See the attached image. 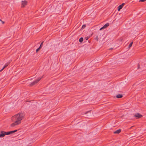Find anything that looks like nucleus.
Returning a JSON list of instances; mask_svg holds the SVG:
<instances>
[{"mask_svg": "<svg viewBox=\"0 0 146 146\" xmlns=\"http://www.w3.org/2000/svg\"><path fill=\"white\" fill-rule=\"evenodd\" d=\"M1 22H2V23H3V24H4V23H5V22H4V21H2Z\"/></svg>", "mask_w": 146, "mask_h": 146, "instance_id": "obj_26", "label": "nucleus"}, {"mask_svg": "<svg viewBox=\"0 0 146 146\" xmlns=\"http://www.w3.org/2000/svg\"><path fill=\"white\" fill-rule=\"evenodd\" d=\"M6 132L3 131H1L0 133V137H4L6 135Z\"/></svg>", "mask_w": 146, "mask_h": 146, "instance_id": "obj_5", "label": "nucleus"}, {"mask_svg": "<svg viewBox=\"0 0 146 146\" xmlns=\"http://www.w3.org/2000/svg\"><path fill=\"white\" fill-rule=\"evenodd\" d=\"M123 95L121 94H119L116 96V98H121L123 97Z\"/></svg>", "mask_w": 146, "mask_h": 146, "instance_id": "obj_9", "label": "nucleus"}, {"mask_svg": "<svg viewBox=\"0 0 146 146\" xmlns=\"http://www.w3.org/2000/svg\"><path fill=\"white\" fill-rule=\"evenodd\" d=\"M91 111H90H90H88L87 112H86V113H85V114H87V113H88V112H90Z\"/></svg>", "mask_w": 146, "mask_h": 146, "instance_id": "obj_21", "label": "nucleus"}, {"mask_svg": "<svg viewBox=\"0 0 146 146\" xmlns=\"http://www.w3.org/2000/svg\"><path fill=\"white\" fill-rule=\"evenodd\" d=\"M43 42H43V41L41 43V44H40V46H41V47H42V45H43Z\"/></svg>", "mask_w": 146, "mask_h": 146, "instance_id": "obj_17", "label": "nucleus"}, {"mask_svg": "<svg viewBox=\"0 0 146 146\" xmlns=\"http://www.w3.org/2000/svg\"><path fill=\"white\" fill-rule=\"evenodd\" d=\"M4 68H2L0 70V72H1L3 69H4Z\"/></svg>", "mask_w": 146, "mask_h": 146, "instance_id": "obj_23", "label": "nucleus"}, {"mask_svg": "<svg viewBox=\"0 0 146 146\" xmlns=\"http://www.w3.org/2000/svg\"><path fill=\"white\" fill-rule=\"evenodd\" d=\"M17 130H15L14 131H11V133L12 134L13 133H15V132H17Z\"/></svg>", "mask_w": 146, "mask_h": 146, "instance_id": "obj_15", "label": "nucleus"}, {"mask_svg": "<svg viewBox=\"0 0 146 146\" xmlns=\"http://www.w3.org/2000/svg\"><path fill=\"white\" fill-rule=\"evenodd\" d=\"M41 48V47L40 46L38 48L39 49H40Z\"/></svg>", "mask_w": 146, "mask_h": 146, "instance_id": "obj_25", "label": "nucleus"}, {"mask_svg": "<svg viewBox=\"0 0 146 146\" xmlns=\"http://www.w3.org/2000/svg\"><path fill=\"white\" fill-rule=\"evenodd\" d=\"M124 5H125L124 3H123L122 4L119 5L118 7V11H119L122 8V7H123V6Z\"/></svg>", "mask_w": 146, "mask_h": 146, "instance_id": "obj_7", "label": "nucleus"}, {"mask_svg": "<svg viewBox=\"0 0 146 146\" xmlns=\"http://www.w3.org/2000/svg\"><path fill=\"white\" fill-rule=\"evenodd\" d=\"M86 27V25H83L82 27V29H84Z\"/></svg>", "mask_w": 146, "mask_h": 146, "instance_id": "obj_14", "label": "nucleus"}, {"mask_svg": "<svg viewBox=\"0 0 146 146\" xmlns=\"http://www.w3.org/2000/svg\"><path fill=\"white\" fill-rule=\"evenodd\" d=\"M95 39L97 41H98V36H97L95 38Z\"/></svg>", "mask_w": 146, "mask_h": 146, "instance_id": "obj_16", "label": "nucleus"}, {"mask_svg": "<svg viewBox=\"0 0 146 146\" xmlns=\"http://www.w3.org/2000/svg\"><path fill=\"white\" fill-rule=\"evenodd\" d=\"M134 116L137 118L139 119L142 117H143V116L139 113H137L135 114Z\"/></svg>", "mask_w": 146, "mask_h": 146, "instance_id": "obj_3", "label": "nucleus"}, {"mask_svg": "<svg viewBox=\"0 0 146 146\" xmlns=\"http://www.w3.org/2000/svg\"><path fill=\"white\" fill-rule=\"evenodd\" d=\"M40 50L38 48L36 50V52H37L38 51H39Z\"/></svg>", "mask_w": 146, "mask_h": 146, "instance_id": "obj_22", "label": "nucleus"}, {"mask_svg": "<svg viewBox=\"0 0 146 146\" xmlns=\"http://www.w3.org/2000/svg\"><path fill=\"white\" fill-rule=\"evenodd\" d=\"M89 38V37L88 36H87L85 38L86 40H87Z\"/></svg>", "mask_w": 146, "mask_h": 146, "instance_id": "obj_20", "label": "nucleus"}, {"mask_svg": "<svg viewBox=\"0 0 146 146\" xmlns=\"http://www.w3.org/2000/svg\"><path fill=\"white\" fill-rule=\"evenodd\" d=\"M137 67H138V69H139L140 68V65L139 64H138Z\"/></svg>", "mask_w": 146, "mask_h": 146, "instance_id": "obj_19", "label": "nucleus"}, {"mask_svg": "<svg viewBox=\"0 0 146 146\" xmlns=\"http://www.w3.org/2000/svg\"><path fill=\"white\" fill-rule=\"evenodd\" d=\"M25 115L22 112L19 113L15 115L11 118V119L14 122L11 125V126L13 127L16 125H18L21 123V121L25 118Z\"/></svg>", "mask_w": 146, "mask_h": 146, "instance_id": "obj_1", "label": "nucleus"}, {"mask_svg": "<svg viewBox=\"0 0 146 146\" xmlns=\"http://www.w3.org/2000/svg\"><path fill=\"white\" fill-rule=\"evenodd\" d=\"M5 133L6 135H9L12 134L11 131L7 132H6Z\"/></svg>", "mask_w": 146, "mask_h": 146, "instance_id": "obj_12", "label": "nucleus"}, {"mask_svg": "<svg viewBox=\"0 0 146 146\" xmlns=\"http://www.w3.org/2000/svg\"><path fill=\"white\" fill-rule=\"evenodd\" d=\"M10 62H7V63H6L5 64V65L3 68H6V67H7L8 66V65H9V64H10Z\"/></svg>", "mask_w": 146, "mask_h": 146, "instance_id": "obj_10", "label": "nucleus"}, {"mask_svg": "<svg viewBox=\"0 0 146 146\" xmlns=\"http://www.w3.org/2000/svg\"><path fill=\"white\" fill-rule=\"evenodd\" d=\"M133 127V126H131V127L130 128V129H131V128H132V127Z\"/></svg>", "mask_w": 146, "mask_h": 146, "instance_id": "obj_28", "label": "nucleus"}, {"mask_svg": "<svg viewBox=\"0 0 146 146\" xmlns=\"http://www.w3.org/2000/svg\"><path fill=\"white\" fill-rule=\"evenodd\" d=\"M0 21H2L1 20V19H0Z\"/></svg>", "mask_w": 146, "mask_h": 146, "instance_id": "obj_29", "label": "nucleus"}, {"mask_svg": "<svg viewBox=\"0 0 146 146\" xmlns=\"http://www.w3.org/2000/svg\"><path fill=\"white\" fill-rule=\"evenodd\" d=\"M113 49V48H110L109 49V50H112Z\"/></svg>", "mask_w": 146, "mask_h": 146, "instance_id": "obj_27", "label": "nucleus"}, {"mask_svg": "<svg viewBox=\"0 0 146 146\" xmlns=\"http://www.w3.org/2000/svg\"><path fill=\"white\" fill-rule=\"evenodd\" d=\"M109 25V23H107L105 24L103 27H102V28H101L100 30H102L105 29Z\"/></svg>", "mask_w": 146, "mask_h": 146, "instance_id": "obj_6", "label": "nucleus"}, {"mask_svg": "<svg viewBox=\"0 0 146 146\" xmlns=\"http://www.w3.org/2000/svg\"><path fill=\"white\" fill-rule=\"evenodd\" d=\"M146 1V0H140L139 1V2H144V1Z\"/></svg>", "mask_w": 146, "mask_h": 146, "instance_id": "obj_18", "label": "nucleus"}, {"mask_svg": "<svg viewBox=\"0 0 146 146\" xmlns=\"http://www.w3.org/2000/svg\"><path fill=\"white\" fill-rule=\"evenodd\" d=\"M27 1H21V7H24L27 5Z\"/></svg>", "mask_w": 146, "mask_h": 146, "instance_id": "obj_4", "label": "nucleus"}, {"mask_svg": "<svg viewBox=\"0 0 146 146\" xmlns=\"http://www.w3.org/2000/svg\"><path fill=\"white\" fill-rule=\"evenodd\" d=\"M43 76H42L40 78H38L35 81H34V82L31 83L30 85L29 86H32L37 84L42 78Z\"/></svg>", "mask_w": 146, "mask_h": 146, "instance_id": "obj_2", "label": "nucleus"}, {"mask_svg": "<svg viewBox=\"0 0 146 146\" xmlns=\"http://www.w3.org/2000/svg\"><path fill=\"white\" fill-rule=\"evenodd\" d=\"M121 129H118V130H116L114 132V134H116V133L118 134V133H120L121 132Z\"/></svg>", "mask_w": 146, "mask_h": 146, "instance_id": "obj_8", "label": "nucleus"}, {"mask_svg": "<svg viewBox=\"0 0 146 146\" xmlns=\"http://www.w3.org/2000/svg\"><path fill=\"white\" fill-rule=\"evenodd\" d=\"M133 43V42H131L129 44V45L128 46V48H129L130 47H131L132 46Z\"/></svg>", "mask_w": 146, "mask_h": 146, "instance_id": "obj_13", "label": "nucleus"}, {"mask_svg": "<svg viewBox=\"0 0 146 146\" xmlns=\"http://www.w3.org/2000/svg\"><path fill=\"white\" fill-rule=\"evenodd\" d=\"M83 40H84V39H83V38H82V37H81V38H80L79 39V41L80 42H82L83 41Z\"/></svg>", "mask_w": 146, "mask_h": 146, "instance_id": "obj_11", "label": "nucleus"}, {"mask_svg": "<svg viewBox=\"0 0 146 146\" xmlns=\"http://www.w3.org/2000/svg\"><path fill=\"white\" fill-rule=\"evenodd\" d=\"M41 48V47L40 46L38 48L39 49H40Z\"/></svg>", "mask_w": 146, "mask_h": 146, "instance_id": "obj_24", "label": "nucleus"}]
</instances>
